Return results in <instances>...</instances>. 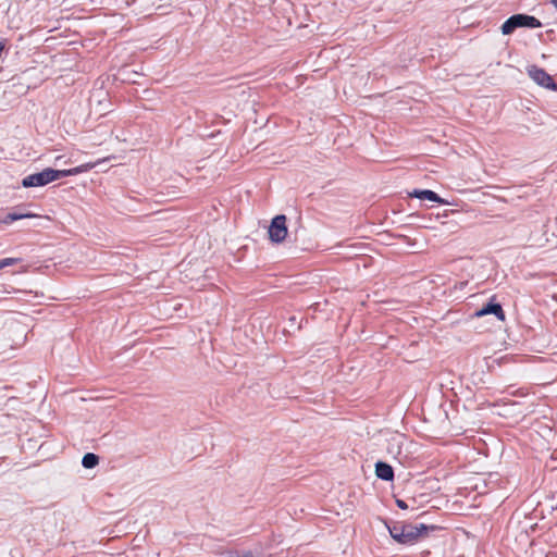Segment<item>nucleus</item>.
<instances>
[{"instance_id": "20e7f679", "label": "nucleus", "mask_w": 557, "mask_h": 557, "mask_svg": "<svg viewBox=\"0 0 557 557\" xmlns=\"http://www.w3.org/2000/svg\"><path fill=\"white\" fill-rule=\"evenodd\" d=\"M269 238L274 244H281L285 240L288 230L286 225V216L284 214H278L274 216L270 223L269 230Z\"/></svg>"}, {"instance_id": "39448f33", "label": "nucleus", "mask_w": 557, "mask_h": 557, "mask_svg": "<svg viewBox=\"0 0 557 557\" xmlns=\"http://www.w3.org/2000/svg\"><path fill=\"white\" fill-rule=\"evenodd\" d=\"M528 75L541 87L557 90V84L553 77L543 69L536 65H530L527 67Z\"/></svg>"}, {"instance_id": "2eb2a0df", "label": "nucleus", "mask_w": 557, "mask_h": 557, "mask_svg": "<svg viewBox=\"0 0 557 557\" xmlns=\"http://www.w3.org/2000/svg\"><path fill=\"white\" fill-rule=\"evenodd\" d=\"M552 3L556 8V10H557V0H552Z\"/></svg>"}, {"instance_id": "f257e3e1", "label": "nucleus", "mask_w": 557, "mask_h": 557, "mask_svg": "<svg viewBox=\"0 0 557 557\" xmlns=\"http://www.w3.org/2000/svg\"><path fill=\"white\" fill-rule=\"evenodd\" d=\"M436 529L437 527L435 525H426L423 523H397L392 527H388V532L391 536L398 543L411 545L423 534H426L429 531H434Z\"/></svg>"}, {"instance_id": "9b49d317", "label": "nucleus", "mask_w": 557, "mask_h": 557, "mask_svg": "<svg viewBox=\"0 0 557 557\" xmlns=\"http://www.w3.org/2000/svg\"><path fill=\"white\" fill-rule=\"evenodd\" d=\"M99 463V457L94 453H87L83 456L82 465L86 469H92Z\"/></svg>"}, {"instance_id": "7ed1b4c3", "label": "nucleus", "mask_w": 557, "mask_h": 557, "mask_svg": "<svg viewBox=\"0 0 557 557\" xmlns=\"http://www.w3.org/2000/svg\"><path fill=\"white\" fill-rule=\"evenodd\" d=\"M542 26L540 20L528 14H515L507 18L502 25L503 35H510L517 28H539Z\"/></svg>"}, {"instance_id": "1a4fd4ad", "label": "nucleus", "mask_w": 557, "mask_h": 557, "mask_svg": "<svg viewBox=\"0 0 557 557\" xmlns=\"http://www.w3.org/2000/svg\"><path fill=\"white\" fill-rule=\"evenodd\" d=\"M102 161L103 160H98L96 162H88V163L81 164V165H78L76 168H73V169L62 170L63 177L74 176V175H77V174H81V173L88 172L89 170L96 168Z\"/></svg>"}, {"instance_id": "0eeeda50", "label": "nucleus", "mask_w": 557, "mask_h": 557, "mask_svg": "<svg viewBox=\"0 0 557 557\" xmlns=\"http://www.w3.org/2000/svg\"><path fill=\"white\" fill-rule=\"evenodd\" d=\"M410 197L418 198L421 200H429L438 203H448L442 199L435 191L430 189H413L408 194Z\"/></svg>"}, {"instance_id": "ddd939ff", "label": "nucleus", "mask_w": 557, "mask_h": 557, "mask_svg": "<svg viewBox=\"0 0 557 557\" xmlns=\"http://www.w3.org/2000/svg\"><path fill=\"white\" fill-rule=\"evenodd\" d=\"M396 505H397L400 509H407V508H408V506H407L406 502H405V500H403V499H397V500H396Z\"/></svg>"}, {"instance_id": "f03ea898", "label": "nucleus", "mask_w": 557, "mask_h": 557, "mask_svg": "<svg viewBox=\"0 0 557 557\" xmlns=\"http://www.w3.org/2000/svg\"><path fill=\"white\" fill-rule=\"evenodd\" d=\"M59 178H63L62 170H54L47 168L41 172L29 174L22 180V186L25 188L29 187H41Z\"/></svg>"}, {"instance_id": "4468645a", "label": "nucleus", "mask_w": 557, "mask_h": 557, "mask_svg": "<svg viewBox=\"0 0 557 557\" xmlns=\"http://www.w3.org/2000/svg\"><path fill=\"white\" fill-rule=\"evenodd\" d=\"M238 557H255V556H253V554L251 552H246V553L242 554Z\"/></svg>"}, {"instance_id": "f8f14e48", "label": "nucleus", "mask_w": 557, "mask_h": 557, "mask_svg": "<svg viewBox=\"0 0 557 557\" xmlns=\"http://www.w3.org/2000/svg\"><path fill=\"white\" fill-rule=\"evenodd\" d=\"M20 261V259L16 258H4L0 260V270L5 267H11L16 264Z\"/></svg>"}, {"instance_id": "423d86ee", "label": "nucleus", "mask_w": 557, "mask_h": 557, "mask_svg": "<svg viewBox=\"0 0 557 557\" xmlns=\"http://www.w3.org/2000/svg\"><path fill=\"white\" fill-rule=\"evenodd\" d=\"M487 314H494L499 321H505V312L502 305L498 302L490 301L475 312L476 317H483Z\"/></svg>"}, {"instance_id": "9d476101", "label": "nucleus", "mask_w": 557, "mask_h": 557, "mask_svg": "<svg viewBox=\"0 0 557 557\" xmlns=\"http://www.w3.org/2000/svg\"><path fill=\"white\" fill-rule=\"evenodd\" d=\"M36 216H37L36 214L29 213V212L13 211V212L8 213L4 216L3 223L10 224V223H12L14 221H17V220L32 219V218H36Z\"/></svg>"}, {"instance_id": "6e6552de", "label": "nucleus", "mask_w": 557, "mask_h": 557, "mask_svg": "<svg viewBox=\"0 0 557 557\" xmlns=\"http://www.w3.org/2000/svg\"><path fill=\"white\" fill-rule=\"evenodd\" d=\"M375 474L379 479L384 481H392L394 479L393 467L383 461H377L375 463Z\"/></svg>"}]
</instances>
